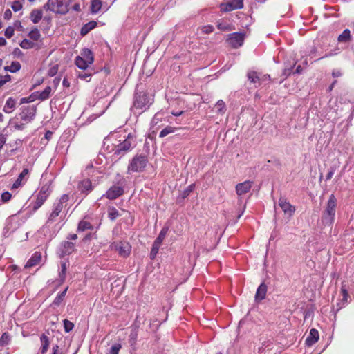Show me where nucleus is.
I'll use <instances>...</instances> for the list:
<instances>
[{
  "mask_svg": "<svg viewBox=\"0 0 354 354\" xmlns=\"http://www.w3.org/2000/svg\"><path fill=\"white\" fill-rule=\"evenodd\" d=\"M124 138L119 140L117 142H111L109 151L113 152L114 155L122 156L136 145L135 138L131 133H129L127 137Z\"/></svg>",
  "mask_w": 354,
  "mask_h": 354,
  "instance_id": "1",
  "label": "nucleus"
},
{
  "mask_svg": "<svg viewBox=\"0 0 354 354\" xmlns=\"http://www.w3.org/2000/svg\"><path fill=\"white\" fill-rule=\"evenodd\" d=\"M337 203V200L335 195H330L322 216V221L324 225L331 226L333 224Z\"/></svg>",
  "mask_w": 354,
  "mask_h": 354,
  "instance_id": "2",
  "label": "nucleus"
},
{
  "mask_svg": "<svg viewBox=\"0 0 354 354\" xmlns=\"http://www.w3.org/2000/svg\"><path fill=\"white\" fill-rule=\"evenodd\" d=\"M70 0H48L43 8L57 14H66L68 11Z\"/></svg>",
  "mask_w": 354,
  "mask_h": 354,
  "instance_id": "3",
  "label": "nucleus"
},
{
  "mask_svg": "<svg viewBox=\"0 0 354 354\" xmlns=\"http://www.w3.org/2000/svg\"><path fill=\"white\" fill-rule=\"evenodd\" d=\"M69 200V196L68 194H63L59 200L56 201L53 204V208L52 212L50 214L48 220L46 221V225H50L53 223L56 218L62 212L64 207L67 205V203Z\"/></svg>",
  "mask_w": 354,
  "mask_h": 354,
  "instance_id": "4",
  "label": "nucleus"
},
{
  "mask_svg": "<svg viewBox=\"0 0 354 354\" xmlns=\"http://www.w3.org/2000/svg\"><path fill=\"white\" fill-rule=\"evenodd\" d=\"M111 250L118 252V255L123 258H127L131 252V245L128 241H118L110 245Z\"/></svg>",
  "mask_w": 354,
  "mask_h": 354,
  "instance_id": "5",
  "label": "nucleus"
},
{
  "mask_svg": "<svg viewBox=\"0 0 354 354\" xmlns=\"http://www.w3.org/2000/svg\"><path fill=\"white\" fill-rule=\"evenodd\" d=\"M51 193L50 185H44L37 195L35 202L32 203V208L34 212H36L44 203Z\"/></svg>",
  "mask_w": 354,
  "mask_h": 354,
  "instance_id": "6",
  "label": "nucleus"
},
{
  "mask_svg": "<svg viewBox=\"0 0 354 354\" xmlns=\"http://www.w3.org/2000/svg\"><path fill=\"white\" fill-rule=\"evenodd\" d=\"M147 158L145 156L138 155L133 157L127 169L128 173L140 172L146 167Z\"/></svg>",
  "mask_w": 354,
  "mask_h": 354,
  "instance_id": "7",
  "label": "nucleus"
},
{
  "mask_svg": "<svg viewBox=\"0 0 354 354\" xmlns=\"http://www.w3.org/2000/svg\"><path fill=\"white\" fill-rule=\"evenodd\" d=\"M151 99L144 93H136L134 97L133 107L142 111L149 108L151 104Z\"/></svg>",
  "mask_w": 354,
  "mask_h": 354,
  "instance_id": "8",
  "label": "nucleus"
},
{
  "mask_svg": "<svg viewBox=\"0 0 354 354\" xmlns=\"http://www.w3.org/2000/svg\"><path fill=\"white\" fill-rule=\"evenodd\" d=\"M245 39V34L243 32H233L227 36V42L234 48L241 46Z\"/></svg>",
  "mask_w": 354,
  "mask_h": 354,
  "instance_id": "9",
  "label": "nucleus"
},
{
  "mask_svg": "<svg viewBox=\"0 0 354 354\" xmlns=\"http://www.w3.org/2000/svg\"><path fill=\"white\" fill-rule=\"evenodd\" d=\"M36 110L35 106L24 107L20 113L21 120L26 123L31 122L35 116Z\"/></svg>",
  "mask_w": 354,
  "mask_h": 354,
  "instance_id": "10",
  "label": "nucleus"
},
{
  "mask_svg": "<svg viewBox=\"0 0 354 354\" xmlns=\"http://www.w3.org/2000/svg\"><path fill=\"white\" fill-rule=\"evenodd\" d=\"M243 7V0H228L226 3L221 5V10L223 12H229Z\"/></svg>",
  "mask_w": 354,
  "mask_h": 354,
  "instance_id": "11",
  "label": "nucleus"
},
{
  "mask_svg": "<svg viewBox=\"0 0 354 354\" xmlns=\"http://www.w3.org/2000/svg\"><path fill=\"white\" fill-rule=\"evenodd\" d=\"M124 193V189L121 186L119 185H113L111 186L106 192L103 196L106 198L113 200L117 198L118 197L122 196Z\"/></svg>",
  "mask_w": 354,
  "mask_h": 354,
  "instance_id": "12",
  "label": "nucleus"
},
{
  "mask_svg": "<svg viewBox=\"0 0 354 354\" xmlns=\"http://www.w3.org/2000/svg\"><path fill=\"white\" fill-rule=\"evenodd\" d=\"M29 170L27 168H24L22 171L18 176L17 179L12 184L11 189H15L22 186L25 184L27 179L28 178Z\"/></svg>",
  "mask_w": 354,
  "mask_h": 354,
  "instance_id": "13",
  "label": "nucleus"
},
{
  "mask_svg": "<svg viewBox=\"0 0 354 354\" xmlns=\"http://www.w3.org/2000/svg\"><path fill=\"white\" fill-rule=\"evenodd\" d=\"M279 205L282 209L286 214H288L290 216L295 212V207L292 206L286 198H280L279 200Z\"/></svg>",
  "mask_w": 354,
  "mask_h": 354,
  "instance_id": "14",
  "label": "nucleus"
},
{
  "mask_svg": "<svg viewBox=\"0 0 354 354\" xmlns=\"http://www.w3.org/2000/svg\"><path fill=\"white\" fill-rule=\"evenodd\" d=\"M253 182L246 180L245 182L238 183L236 186V192L238 196H242L248 193L252 188Z\"/></svg>",
  "mask_w": 354,
  "mask_h": 354,
  "instance_id": "15",
  "label": "nucleus"
},
{
  "mask_svg": "<svg viewBox=\"0 0 354 354\" xmlns=\"http://www.w3.org/2000/svg\"><path fill=\"white\" fill-rule=\"evenodd\" d=\"M74 250L75 244L68 241L62 242L59 249L61 257H64L71 254Z\"/></svg>",
  "mask_w": 354,
  "mask_h": 354,
  "instance_id": "16",
  "label": "nucleus"
},
{
  "mask_svg": "<svg viewBox=\"0 0 354 354\" xmlns=\"http://www.w3.org/2000/svg\"><path fill=\"white\" fill-rule=\"evenodd\" d=\"M248 80L252 83L255 87L259 86L261 83V73L254 71H249L247 73Z\"/></svg>",
  "mask_w": 354,
  "mask_h": 354,
  "instance_id": "17",
  "label": "nucleus"
},
{
  "mask_svg": "<svg viewBox=\"0 0 354 354\" xmlns=\"http://www.w3.org/2000/svg\"><path fill=\"white\" fill-rule=\"evenodd\" d=\"M318 339H319L318 331L315 328H312L310 330L309 335L307 337V338L306 339V344L308 346H312V345L315 344L318 341Z\"/></svg>",
  "mask_w": 354,
  "mask_h": 354,
  "instance_id": "18",
  "label": "nucleus"
},
{
  "mask_svg": "<svg viewBox=\"0 0 354 354\" xmlns=\"http://www.w3.org/2000/svg\"><path fill=\"white\" fill-rule=\"evenodd\" d=\"M341 294H342V298L340 302H339L337 304V306H338L337 310H338L339 309H341L342 308H343L344 306H345L346 304L348 302V299H350V296L348 293V291L346 289L345 286H344V285H342V288H341Z\"/></svg>",
  "mask_w": 354,
  "mask_h": 354,
  "instance_id": "19",
  "label": "nucleus"
},
{
  "mask_svg": "<svg viewBox=\"0 0 354 354\" xmlns=\"http://www.w3.org/2000/svg\"><path fill=\"white\" fill-rule=\"evenodd\" d=\"M79 189L82 193L88 194L93 189L91 181L89 179L83 180L80 183Z\"/></svg>",
  "mask_w": 354,
  "mask_h": 354,
  "instance_id": "20",
  "label": "nucleus"
},
{
  "mask_svg": "<svg viewBox=\"0 0 354 354\" xmlns=\"http://www.w3.org/2000/svg\"><path fill=\"white\" fill-rule=\"evenodd\" d=\"M41 253L36 252L32 255L30 259L27 261L25 267L26 268L33 267V266L37 265L41 261Z\"/></svg>",
  "mask_w": 354,
  "mask_h": 354,
  "instance_id": "21",
  "label": "nucleus"
},
{
  "mask_svg": "<svg viewBox=\"0 0 354 354\" xmlns=\"http://www.w3.org/2000/svg\"><path fill=\"white\" fill-rule=\"evenodd\" d=\"M16 106V100L12 97H9L3 106V111L6 113H12Z\"/></svg>",
  "mask_w": 354,
  "mask_h": 354,
  "instance_id": "22",
  "label": "nucleus"
},
{
  "mask_svg": "<svg viewBox=\"0 0 354 354\" xmlns=\"http://www.w3.org/2000/svg\"><path fill=\"white\" fill-rule=\"evenodd\" d=\"M80 58L84 59L87 63L91 64L94 61L93 55L91 50L84 48L81 53Z\"/></svg>",
  "mask_w": 354,
  "mask_h": 354,
  "instance_id": "23",
  "label": "nucleus"
},
{
  "mask_svg": "<svg viewBox=\"0 0 354 354\" xmlns=\"http://www.w3.org/2000/svg\"><path fill=\"white\" fill-rule=\"evenodd\" d=\"M97 26V22L95 21H91L85 24L81 28L80 34L82 36H85L91 30L94 29Z\"/></svg>",
  "mask_w": 354,
  "mask_h": 354,
  "instance_id": "24",
  "label": "nucleus"
},
{
  "mask_svg": "<svg viewBox=\"0 0 354 354\" xmlns=\"http://www.w3.org/2000/svg\"><path fill=\"white\" fill-rule=\"evenodd\" d=\"M51 91L52 88L50 86H46L43 91H36L35 93L37 100H39L41 101L47 100L48 98H49Z\"/></svg>",
  "mask_w": 354,
  "mask_h": 354,
  "instance_id": "25",
  "label": "nucleus"
},
{
  "mask_svg": "<svg viewBox=\"0 0 354 354\" xmlns=\"http://www.w3.org/2000/svg\"><path fill=\"white\" fill-rule=\"evenodd\" d=\"M267 292V286L265 283H261L257 288L255 298L257 300H263L265 299Z\"/></svg>",
  "mask_w": 354,
  "mask_h": 354,
  "instance_id": "26",
  "label": "nucleus"
},
{
  "mask_svg": "<svg viewBox=\"0 0 354 354\" xmlns=\"http://www.w3.org/2000/svg\"><path fill=\"white\" fill-rule=\"evenodd\" d=\"M43 17V12L41 10L33 9L30 15V18L32 23L37 24Z\"/></svg>",
  "mask_w": 354,
  "mask_h": 354,
  "instance_id": "27",
  "label": "nucleus"
},
{
  "mask_svg": "<svg viewBox=\"0 0 354 354\" xmlns=\"http://www.w3.org/2000/svg\"><path fill=\"white\" fill-rule=\"evenodd\" d=\"M40 340L41 343V353L42 354H45L47 352L50 345L49 338L48 337V336L43 334L40 337Z\"/></svg>",
  "mask_w": 354,
  "mask_h": 354,
  "instance_id": "28",
  "label": "nucleus"
},
{
  "mask_svg": "<svg viewBox=\"0 0 354 354\" xmlns=\"http://www.w3.org/2000/svg\"><path fill=\"white\" fill-rule=\"evenodd\" d=\"M273 348V342L271 339H266L262 342L261 346L259 348V353H263L266 351H270Z\"/></svg>",
  "mask_w": 354,
  "mask_h": 354,
  "instance_id": "29",
  "label": "nucleus"
},
{
  "mask_svg": "<svg viewBox=\"0 0 354 354\" xmlns=\"http://www.w3.org/2000/svg\"><path fill=\"white\" fill-rule=\"evenodd\" d=\"M101 0H92L91 4V12L92 14H97L102 8Z\"/></svg>",
  "mask_w": 354,
  "mask_h": 354,
  "instance_id": "30",
  "label": "nucleus"
},
{
  "mask_svg": "<svg viewBox=\"0 0 354 354\" xmlns=\"http://www.w3.org/2000/svg\"><path fill=\"white\" fill-rule=\"evenodd\" d=\"M21 69V64L19 62L15 61L11 63L10 66L4 67L5 71H9L11 73H16Z\"/></svg>",
  "mask_w": 354,
  "mask_h": 354,
  "instance_id": "31",
  "label": "nucleus"
},
{
  "mask_svg": "<svg viewBox=\"0 0 354 354\" xmlns=\"http://www.w3.org/2000/svg\"><path fill=\"white\" fill-rule=\"evenodd\" d=\"M11 342V336L7 332H5L2 334L0 338V346H6L8 345Z\"/></svg>",
  "mask_w": 354,
  "mask_h": 354,
  "instance_id": "32",
  "label": "nucleus"
},
{
  "mask_svg": "<svg viewBox=\"0 0 354 354\" xmlns=\"http://www.w3.org/2000/svg\"><path fill=\"white\" fill-rule=\"evenodd\" d=\"M351 39V33L348 29H345L338 37V41L348 42Z\"/></svg>",
  "mask_w": 354,
  "mask_h": 354,
  "instance_id": "33",
  "label": "nucleus"
},
{
  "mask_svg": "<svg viewBox=\"0 0 354 354\" xmlns=\"http://www.w3.org/2000/svg\"><path fill=\"white\" fill-rule=\"evenodd\" d=\"M168 230H169L168 227H164L161 230L158 236L154 241V242L156 243V245L157 244H160L161 245V243H162L164 239L165 238V236H166V235H167V234L168 232Z\"/></svg>",
  "mask_w": 354,
  "mask_h": 354,
  "instance_id": "34",
  "label": "nucleus"
},
{
  "mask_svg": "<svg viewBox=\"0 0 354 354\" xmlns=\"http://www.w3.org/2000/svg\"><path fill=\"white\" fill-rule=\"evenodd\" d=\"M75 63L79 68L83 70L86 69L88 67V66L91 65L90 64L87 63L84 59L80 58L78 56L76 57Z\"/></svg>",
  "mask_w": 354,
  "mask_h": 354,
  "instance_id": "35",
  "label": "nucleus"
},
{
  "mask_svg": "<svg viewBox=\"0 0 354 354\" xmlns=\"http://www.w3.org/2000/svg\"><path fill=\"white\" fill-rule=\"evenodd\" d=\"M77 229L79 231L83 232L86 230H92L93 225L88 221L82 220L79 223Z\"/></svg>",
  "mask_w": 354,
  "mask_h": 354,
  "instance_id": "36",
  "label": "nucleus"
},
{
  "mask_svg": "<svg viewBox=\"0 0 354 354\" xmlns=\"http://www.w3.org/2000/svg\"><path fill=\"white\" fill-rule=\"evenodd\" d=\"M108 216L111 221H114L119 216V212L115 207H109L107 209Z\"/></svg>",
  "mask_w": 354,
  "mask_h": 354,
  "instance_id": "37",
  "label": "nucleus"
},
{
  "mask_svg": "<svg viewBox=\"0 0 354 354\" xmlns=\"http://www.w3.org/2000/svg\"><path fill=\"white\" fill-rule=\"evenodd\" d=\"M28 37L34 41H37L41 37V34L39 30L35 28L28 33Z\"/></svg>",
  "mask_w": 354,
  "mask_h": 354,
  "instance_id": "38",
  "label": "nucleus"
},
{
  "mask_svg": "<svg viewBox=\"0 0 354 354\" xmlns=\"http://www.w3.org/2000/svg\"><path fill=\"white\" fill-rule=\"evenodd\" d=\"M19 45L24 49H30V48H34V46H35V44L32 41H31L27 39H23L20 42Z\"/></svg>",
  "mask_w": 354,
  "mask_h": 354,
  "instance_id": "39",
  "label": "nucleus"
},
{
  "mask_svg": "<svg viewBox=\"0 0 354 354\" xmlns=\"http://www.w3.org/2000/svg\"><path fill=\"white\" fill-rule=\"evenodd\" d=\"M66 274V263H64L62 264L61 271L59 273L60 284L63 283L64 281H65Z\"/></svg>",
  "mask_w": 354,
  "mask_h": 354,
  "instance_id": "40",
  "label": "nucleus"
},
{
  "mask_svg": "<svg viewBox=\"0 0 354 354\" xmlns=\"http://www.w3.org/2000/svg\"><path fill=\"white\" fill-rule=\"evenodd\" d=\"M176 130V128L175 127H171V126H167L165 128H164L160 133L159 134V136L160 138H163L166 136H167L168 134L169 133H172L175 131Z\"/></svg>",
  "mask_w": 354,
  "mask_h": 354,
  "instance_id": "41",
  "label": "nucleus"
},
{
  "mask_svg": "<svg viewBox=\"0 0 354 354\" xmlns=\"http://www.w3.org/2000/svg\"><path fill=\"white\" fill-rule=\"evenodd\" d=\"M37 100L35 92L32 93L30 96L27 97H22L20 100V104L30 103Z\"/></svg>",
  "mask_w": 354,
  "mask_h": 354,
  "instance_id": "42",
  "label": "nucleus"
},
{
  "mask_svg": "<svg viewBox=\"0 0 354 354\" xmlns=\"http://www.w3.org/2000/svg\"><path fill=\"white\" fill-rule=\"evenodd\" d=\"M160 246V244L156 245V243L153 242V244L152 245V248H151V250L150 252V258L151 259H153L156 257L157 253L158 252Z\"/></svg>",
  "mask_w": 354,
  "mask_h": 354,
  "instance_id": "43",
  "label": "nucleus"
},
{
  "mask_svg": "<svg viewBox=\"0 0 354 354\" xmlns=\"http://www.w3.org/2000/svg\"><path fill=\"white\" fill-rule=\"evenodd\" d=\"M194 187H195V185L194 184H192L190 185H189L181 194L182 195V197L183 198H185L186 197H187L194 189Z\"/></svg>",
  "mask_w": 354,
  "mask_h": 354,
  "instance_id": "44",
  "label": "nucleus"
},
{
  "mask_svg": "<svg viewBox=\"0 0 354 354\" xmlns=\"http://www.w3.org/2000/svg\"><path fill=\"white\" fill-rule=\"evenodd\" d=\"M216 108L217 109L218 113H224L225 111V102L221 100H218L216 104Z\"/></svg>",
  "mask_w": 354,
  "mask_h": 354,
  "instance_id": "45",
  "label": "nucleus"
},
{
  "mask_svg": "<svg viewBox=\"0 0 354 354\" xmlns=\"http://www.w3.org/2000/svg\"><path fill=\"white\" fill-rule=\"evenodd\" d=\"M64 327L65 332L68 333L73 330V328L74 327V324L71 322L68 321V319H64Z\"/></svg>",
  "mask_w": 354,
  "mask_h": 354,
  "instance_id": "46",
  "label": "nucleus"
},
{
  "mask_svg": "<svg viewBox=\"0 0 354 354\" xmlns=\"http://www.w3.org/2000/svg\"><path fill=\"white\" fill-rule=\"evenodd\" d=\"M64 299V297H63V294H58L53 301L52 305L55 306H59L63 301Z\"/></svg>",
  "mask_w": 354,
  "mask_h": 354,
  "instance_id": "47",
  "label": "nucleus"
},
{
  "mask_svg": "<svg viewBox=\"0 0 354 354\" xmlns=\"http://www.w3.org/2000/svg\"><path fill=\"white\" fill-rule=\"evenodd\" d=\"M12 198V194L8 192H3L1 196V202L2 203H7Z\"/></svg>",
  "mask_w": 354,
  "mask_h": 354,
  "instance_id": "48",
  "label": "nucleus"
},
{
  "mask_svg": "<svg viewBox=\"0 0 354 354\" xmlns=\"http://www.w3.org/2000/svg\"><path fill=\"white\" fill-rule=\"evenodd\" d=\"M122 346L120 344H113L109 351V354H118L119 351L120 350Z\"/></svg>",
  "mask_w": 354,
  "mask_h": 354,
  "instance_id": "49",
  "label": "nucleus"
},
{
  "mask_svg": "<svg viewBox=\"0 0 354 354\" xmlns=\"http://www.w3.org/2000/svg\"><path fill=\"white\" fill-rule=\"evenodd\" d=\"M11 8L15 12L19 11L22 8V3L19 1H15L12 2Z\"/></svg>",
  "mask_w": 354,
  "mask_h": 354,
  "instance_id": "50",
  "label": "nucleus"
},
{
  "mask_svg": "<svg viewBox=\"0 0 354 354\" xmlns=\"http://www.w3.org/2000/svg\"><path fill=\"white\" fill-rule=\"evenodd\" d=\"M162 120V114L160 113H157L153 116L152 120H151V124L152 125H157L159 122H160Z\"/></svg>",
  "mask_w": 354,
  "mask_h": 354,
  "instance_id": "51",
  "label": "nucleus"
},
{
  "mask_svg": "<svg viewBox=\"0 0 354 354\" xmlns=\"http://www.w3.org/2000/svg\"><path fill=\"white\" fill-rule=\"evenodd\" d=\"M11 80V76L10 75H6L4 76H0V88L3 86L6 83Z\"/></svg>",
  "mask_w": 354,
  "mask_h": 354,
  "instance_id": "52",
  "label": "nucleus"
},
{
  "mask_svg": "<svg viewBox=\"0 0 354 354\" xmlns=\"http://www.w3.org/2000/svg\"><path fill=\"white\" fill-rule=\"evenodd\" d=\"M14 28L12 26H8L5 30V36L7 38H10L14 35Z\"/></svg>",
  "mask_w": 354,
  "mask_h": 354,
  "instance_id": "53",
  "label": "nucleus"
},
{
  "mask_svg": "<svg viewBox=\"0 0 354 354\" xmlns=\"http://www.w3.org/2000/svg\"><path fill=\"white\" fill-rule=\"evenodd\" d=\"M217 27L219 30H224V31L231 30L230 26L229 24L223 23V22L218 23L217 25Z\"/></svg>",
  "mask_w": 354,
  "mask_h": 354,
  "instance_id": "54",
  "label": "nucleus"
},
{
  "mask_svg": "<svg viewBox=\"0 0 354 354\" xmlns=\"http://www.w3.org/2000/svg\"><path fill=\"white\" fill-rule=\"evenodd\" d=\"M214 27L212 25L205 26L202 28L201 30L205 34H209L214 31Z\"/></svg>",
  "mask_w": 354,
  "mask_h": 354,
  "instance_id": "55",
  "label": "nucleus"
},
{
  "mask_svg": "<svg viewBox=\"0 0 354 354\" xmlns=\"http://www.w3.org/2000/svg\"><path fill=\"white\" fill-rule=\"evenodd\" d=\"M7 141V136L5 134L0 133V151L3 149V146L5 145Z\"/></svg>",
  "mask_w": 354,
  "mask_h": 354,
  "instance_id": "56",
  "label": "nucleus"
},
{
  "mask_svg": "<svg viewBox=\"0 0 354 354\" xmlns=\"http://www.w3.org/2000/svg\"><path fill=\"white\" fill-rule=\"evenodd\" d=\"M309 55L312 56V58H314V57H317V55H320V54L318 53L316 47L315 46H313L311 50H310Z\"/></svg>",
  "mask_w": 354,
  "mask_h": 354,
  "instance_id": "57",
  "label": "nucleus"
},
{
  "mask_svg": "<svg viewBox=\"0 0 354 354\" xmlns=\"http://www.w3.org/2000/svg\"><path fill=\"white\" fill-rule=\"evenodd\" d=\"M91 76V74H88V73H84V72H82V73H80L79 75H78V77L81 80H86L87 81V78L90 77Z\"/></svg>",
  "mask_w": 354,
  "mask_h": 354,
  "instance_id": "58",
  "label": "nucleus"
},
{
  "mask_svg": "<svg viewBox=\"0 0 354 354\" xmlns=\"http://www.w3.org/2000/svg\"><path fill=\"white\" fill-rule=\"evenodd\" d=\"M12 54L14 56L17 57H20L23 55V53L22 51L18 48H15L12 52Z\"/></svg>",
  "mask_w": 354,
  "mask_h": 354,
  "instance_id": "59",
  "label": "nucleus"
},
{
  "mask_svg": "<svg viewBox=\"0 0 354 354\" xmlns=\"http://www.w3.org/2000/svg\"><path fill=\"white\" fill-rule=\"evenodd\" d=\"M12 12L9 9H7L5 12H4V14H3V18L6 20H9L10 19H11L12 17Z\"/></svg>",
  "mask_w": 354,
  "mask_h": 354,
  "instance_id": "60",
  "label": "nucleus"
},
{
  "mask_svg": "<svg viewBox=\"0 0 354 354\" xmlns=\"http://www.w3.org/2000/svg\"><path fill=\"white\" fill-rule=\"evenodd\" d=\"M53 354H64L62 351H59L58 345H54L53 346Z\"/></svg>",
  "mask_w": 354,
  "mask_h": 354,
  "instance_id": "61",
  "label": "nucleus"
},
{
  "mask_svg": "<svg viewBox=\"0 0 354 354\" xmlns=\"http://www.w3.org/2000/svg\"><path fill=\"white\" fill-rule=\"evenodd\" d=\"M334 172H335V169L333 168H330V171L328 172V174H326V180H330L334 174Z\"/></svg>",
  "mask_w": 354,
  "mask_h": 354,
  "instance_id": "62",
  "label": "nucleus"
},
{
  "mask_svg": "<svg viewBox=\"0 0 354 354\" xmlns=\"http://www.w3.org/2000/svg\"><path fill=\"white\" fill-rule=\"evenodd\" d=\"M333 77H339L342 75V73L339 70H334L332 73Z\"/></svg>",
  "mask_w": 354,
  "mask_h": 354,
  "instance_id": "63",
  "label": "nucleus"
},
{
  "mask_svg": "<svg viewBox=\"0 0 354 354\" xmlns=\"http://www.w3.org/2000/svg\"><path fill=\"white\" fill-rule=\"evenodd\" d=\"M62 84L64 87H69L70 86V83L68 82V80L66 79V78H64L63 81H62Z\"/></svg>",
  "mask_w": 354,
  "mask_h": 354,
  "instance_id": "64",
  "label": "nucleus"
}]
</instances>
